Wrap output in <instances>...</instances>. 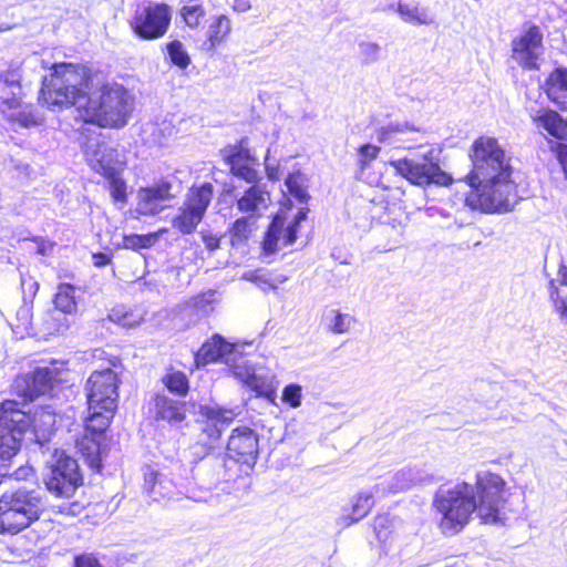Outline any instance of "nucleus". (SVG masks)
Returning a JSON list of instances; mask_svg holds the SVG:
<instances>
[{
    "mask_svg": "<svg viewBox=\"0 0 567 567\" xmlns=\"http://www.w3.org/2000/svg\"><path fill=\"white\" fill-rule=\"evenodd\" d=\"M97 72L85 63H53L43 78L40 97L50 107L75 109L76 121L102 130L124 128L135 99L122 84L96 83Z\"/></svg>",
    "mask_w": 567,
    "mask_h": 567,
    "instance_id": "nucleus-1",
    "label": "nucleus"
},
{
    "mask_svg": "<svg viewBox=\"0 0 567 567\" xmlns=\"http://www.w3.org/2000/svg\"><path fill=\"white\" fill-rule=\"evenodd\" d=\"M508 496L509 487L501 474L480 471L474 484L460 481L445 491L435 492L432 508L440 516L441 532L455 535L465 528L474 513L482 524L498 523Z\"/></svg>",
    "mask_w": 567,
    "mask_h": 567,
    "instance_id": "nucleus-2",
    "label": "nucleus"
},
{
    "mask_svg": "<svg viewBox=\"0 0 567 567\" xmlns=\"http://www.w3.org/2000/svg\"><path fill=\"white\" fill-rule=\"evenodd\" d=\"M467 156L471 168L463 178L470 187L465 204L483 213L506 210L511 206L509 195L514 188L513 169L498 140L489 135L477 136Z\"/></svg>",
    "mask_w": 567,
    "mask_h": 567,
    "instance_id": "nucleus-3",
    "label": "nucleus"
},
{
    "mask_svg": "<svg viewBox=\"0 0 567 567\" xmlns=\"http://www.w3.org/2000/svg\"><path fill=\"white\" fill-rule=\"evenodd\" d=\"M47 509L45 496L19 487L0 495V535L14 536L37 523Z\"/></svg>",
    "mask_w": 567,
    "mask_h": 567,
    "instance_id": "nucleus-4",
    "label": "nucleus"
},
{
    "mask_svg": "<svg viewBox=\"0 0 567 567\" xmlns=\"http://www.w3.org/2000/svg\"><path fill=\"white\" fill-rule=\"evenodd\" d=\"M86 412L82 421L83 431L75 439V449L89 467L100 472L106 452L107 431L117 409L86 404Z\"/></svg>",
    "mask_w": 567,
    "mask_h": 567,
    "instance_id": "nucleus-5",
    "label": "nucleus"
},
{
    "mask_svg": "<svg viewBox=\"0 0 567 567\" xmlns=\"http://www.w3.org/2000/svg\"><path fill=\"white\" fill-rule=\"evenodd\" d=\"M259 455V436L248 425L231 430L226 444L223 478L226 483L246 480L252 473Z\"/></svg>",
    "mask_w": 567,
    "mask_h": 567,
    "instance_id": "nucleus-6",
    "label": "nucleus"
},
{
    "mask_svg": "<svg viewBox=\"0 0 567 567\" xmlns=\"http://www.w3.org/2000/svg\"><path fill=\"white\" fill-rule=\"evenodd\" d=\"M172 18V8L168 3L147 0L135 6L127 24L135 38L151 42L167 34Z\"/></svg>",
    "mask_w": 567,
    "mask_h": 567,
    "instance_id": "nucleus-7",
    "label": "nucleus"
},
{
    "mask_svg": "<svg viewBox=\"0 0 567 567\" xmlns=\"http://www.w3.org/2000/svg\"><path fill=\"white\" fill-rule=\"evenodd\" d=\"M29 429L28 413L19 408V401L0 402V461H11L21 450Z\"/></svg>",
    "mask_w": 567,
    "mask_h": 567,
    "instance_id": "nucleus-8",
    "label": "nucleus"
},
{
    "mask_svg": "<svg viewBox=\"0 0 567 567\" xmlns=\"http://www.w3.org/2000/svg\"><path fill=\"white\" fill-rule=\"evenodd\" d=\"M62 383V371L54 364L37 367L14 378L12 394L20 400L19 404H30L41 396L51 394Z\"/></svg>",
    "mask_w": 567,
    "mask_h": 567,
    "instance_id": "nucleus-9",
    "label": "nucleus"
},
{
    "mask_svg": "<svg viewBox=\"0 0 567 567\" xmlns=\"http://www.w3.org/2000/svg\"><path fill=\"white\" fill-rule=\"evenodd\" d=\"M214 193V186L209 182L192 185L178 213L172 219L173 228L182 235L193 234L203 221Z\"/></svg>",
    "mask_w": 567,
    "mask_h": 567,
    "instance_id": "nucleus-10",
    "label": "nucleus"
},
{
    "mask_svg": "<svg viewBox=\"0 0 567 567\" xmlns=\"http://www.w3.org/2000/svg\"><path fill=\"white\" fill-rule=\"evenodd\" d=\"M390 165L400 176L416 186L431 184L450 186L453 183L452 176L444 172L439 162L431 156H424L421 162L399 158L391 161Z\"/></svg>",
    "mask_w": 567,
    "mask_h": 567,
    "instance_id": "nucleus-11",
    "label": "nucleus"
},
{
    "mask_svg": "<svg viewBox=\"0 0 567 567\" xmlns=\"http://www.w3.org/2000/svg\"><path fill=\"white\" fill-rule=\"evenodd\" d=\"M223 162L229 167V173L246 183L259 182L258 158L249 147L248 137H241L220 150Z\"/></svg>",
    "mask_w": 567,
    "mask_h": 567,
    "instance_id": "nucleus-12",
    "label": "nucleus"
},
{
    "mask_svg": "<svg viewBox=\"0 0 567 567\" xmlns=\"http://www.w3.org/2000/svg\"><path fill=\"white\" fill-rule=\"evenodd\" d=\"M120 384L118 373L110 368L92 371L84 385L86 404L117 409Z\"/></svg>",
    "mask_w": 567,
    "mask_h": 567,
    "instance_id": "nucleus-13",
    "label": "nucleus"
},
{
    "mask_svg": "<svg viewBox=\"0 0 567 567\" xmlns=\"http://www.w3.org/2000/svg\"><path fill=\"white\" fill-rule=\"evenodd\" d=\"M44 484L47 489L55 496L69 497L83 484L76 460L69 455L59 456Z\"/></svg>",
    "mask_w": 567,
    "mask_h": 567,
    "instance_id": "nucleus-14",
    "label": "nucleus"
},
{
    "mask_svg": "<svg viewBox=\"0 0 567 567\" xmlns=\"http://www.w3.org/2000/svg\"><path fill=\"white\" fill-rule=\"evenodd\" d=\"M0 118L29 128L41 123L33 105H24L22 92L0 85Z\"/></svg>",
    "mask_w": 567,
    "mask_h": 567,
    "instance_id": "nucleus-15",
    "label": "nucleus"
},
{
    "mask_svg": "<svg viewBox=\"0 0 567 567\" xmlns=\"http://www.w3.org/2000/svg\"><path fill=\"white\" fill-rule=\"evenodd\" d=\"M176 197L173 184L167 179H159L152 185L140 187L137 192V213L140 215H156L162 212L166 202Z\"/></svg>",
    "mask_w": 567,
    "mask_h": 567,
    "instance_id": "nucleus-16",
    "label": "nucleus"
},
{
    "mask_svg": "<svg viewBox=\"0 0 567 567\" xmlns=\"http://www.w3.org/2000/svg\"><path fill=\"white\" fill-rule=\"evenodd\" d=\"M199 413L198 423L202 434L207 439V444L217 443L221 439L225 427L235 419L233 410L220 406H202Z\"/></svg>",
    "mask_w": 567,
    "mask_h": 567,
    "instance_id": "nucleus-17",
    "label": "nucleus"
},
{
    "mask_svg": "<svg viewBox=\"0 0 567 567\" xmlns=\"http://www.w3.org/2000/svg\"><path fill=\"white\" fill-rule=\"evenodd\" d=\"M148 413L157 422L181 424L187 417V403L163 393H155L148 401Z\"/></svg>",
    "mask_w": 567,
    "mask_h": 567,
    "instance_id": "nucleus-18",
    "label": "nucleus"
},
{
    "mask_svg": "<svg viewBox=\"0 0 567 567\" xmlns=\"http://www.w3.org/2000/svg\"><path fill=\"white\" fill-rule=\"evenodd\" d=\"M234 349L235 346L228 342L221 334L214 333L194 352L192 371L219 362L225 355L231 353Z\"/></svg>",
    "mask_w": 567,
    "mask_h": 567,
    "instance_id": "nucleus-19",
    "label": "nucleus"
},
{
    "mask_svg": "<svg viewBox=\"0 0 567 567\" xmlns=\"http://www.w3.org/2000/svg\"><path fill=\"white\" fill-rule=\"evenodd\" d=\"M243 194L236 199V207L239 213L259 218L262 210L268 208L270 202V194L265 186L259 185L258 182L249 183Z\"/></svg>",
    "mask_w": 567,
    "mask_h": 567,
    "instance_id": "nucleus-20",
    "label": "nucleus"
},
{
    "mask_svg": "<svg viewBox=\"0 0 567 567\" xmlns=\"http://www.w3.org/2000/svg\"><path fill=\"white\" fill-rule=\"evenodd\" d=\"M28 417L35 443L41 446L49 443L56 432V413L48 405H40Z\"/></svg>",
    "mask_w": 567,
    "mask_h": 567,
    "instance_id": "nucleus-21",
    "label": "nucleus"
},
{
    "mask_svg": "<svg viewBox=\"0 0 567 567\" xmlns=\"http://www.w3.org/2000/svg\"><path fill=\"white\" fill-rule=\"evenodd\" d=\"M229 371L244 386L252 391L257 398H264L270 402L275 401L276 388L267 378L256 374L251 367L233 364Z\"/></svg>",
    "mask_w": 567,
    "mask_h": 567,
    "instance_id": "nucleus-22",
    "label": "nucleus"
},
{
    "mask_svg": "<svg viewBox=\"0 0 567 567\" xmlns=\"http://www.w3.org/2000/svg\"><path fill=\"white\" fill-rule=\"evenodd\" d=\"M540 90L560 111H567V68H555L540 85Z\"/></svg>",
    "mask_w": 567,
    "mask_h": 567,
    "instance_id": "nucleus-23",
    "label": "nucleus"
},
{
    "mask_svg": "<svg viewBox=\"0 0 567 567\" xmlns=\"http://www.w3.org/2000/svg\"><path fill=\"white\" fill-rule=\"evenodd\" d=\"M231 31L233 22L227 14L213 16L205 33V49L215 52L227 42Z\"/></svg>",
    "mask_w": 567,
    "mask_h": 567,
    "instance_id": "nucleus-24",
    "label": "nucleus"
},
{
    "mask_svg": "<svg viewBox=\"0 0 567 567\" xmlns=\"http://www.w3.org/2000/svg\"><path fill=\"white\" fill-rule=\"evenodd\" d=\"M534 121L550 136L567 141V117L564 118L557 111L549 107L542 109Z\"/></svg>",
    "mask_w": 567,
    "mask_h": 567,
    "instance_id": "nucleus-25",
    "label": "nucleus"
},
{
    "mask_svg": "<svg viewBox=\"0 0 567 567\" xmlns=\"http://www.w3.org/2000/svg\"><path fill=\"white\" fill-rule=\"evenodd\" d=\"M117 156V151L112 147H96L87 156L86 162L91 169L103 177L110 175V172L113 174L121 169L117 167V161L115 157Z\"/></svg>",
    "mask_w": 567,
    "mask_h": 567,
    "instance_id": "nucleus-26",
    "label": "nucleus"
},
{
    "mask_svg": "<svg viewBox=\"0 0 567 567\" xmlns=\"http://www.w3.org/2000/svg\"><path fill=\"white\" fill-rule=\"evenodd\" d=\"M373 507V498L370 493H358L351 501L350 507L344 509L341 524L347 527L364 518Z\"/></svg>",
    "mask_w": 567,
    "mask_h": 567,
    "instance_id": "nucleus-27",
    "label": "nucleus"
},
{
    "mask_svg": "<svg viewBox=\"0 0 567 567\" xmlns=\"http://www.w3.org/2000/svg\"><path fill=\"white\" fill-rule=\"evenodd\" d=\"M182 22L190 30H197L206 19V9L202 0H188L178 10Z\"/></svg>",
    "mask_w": 567,
    "mask_h": 567,
    "instance_id": "nucleus-28",
    "label": "nucleus"
},
{
    "mask_svg": "<svg viewBox=\"0 0 567 567\" xmlns=\"http://www.w3.org/2000/svg\"><path fill=\"white\" fill-rule=\"evenodd\" d=\"M256 219L244 215L235 219L228 228L229 243L231 246L245 244L256 228Z\"/></svg>",
    "mask_w": 567,
    "mask_h": 567,
    "instance_id": "nucleus-29",
    "label": "nucleus"
},
{
    "mask_svg": "<svg viewBox=\"0 0 567 567\" xmlns=\"http://www.w3.org/2000/svg\"><path fill=\"white\" fill-rule=\"evenodd\" d=\"M285 218L280 215L274 216L269 223L262 240L261 249L265 255H272L278 251V243L284 230Z\"/></svg>",
    "mask_w": 567,
    "mask_h": 567,
    "instance_id": "nucleus-30",
    "label": "nucleus"
},
{
    "mask_svg": "<svg viewBox=\"0 0 567 567\" xmlns=\"http://www.w3.org/2000/svg\"><path fill=\"white\" fill-rule=\"evenodd\" d=\"M164 386L173 394L186 396L189 392V380L185 372L168 367L162 378Z\"/></svg>",
    "mask_w": 567,
    "mask_h": 567,
    "instance_id": "nucleus-31",
    "label": "nucleus"
},
{
    "mask_svg": "<svg viewBox=\"0 0 567 567\" xmlns=\"http://www.w3.org/2000/svg\"><path fill=\"white\" fill-rule=\"evenodd\" d=\"M75 287L71 284L62 282L58 285L56 292L53 296L55 309L63 313H73L76 311Z\"/></svg>",
    "mask_w": 567,
    "mask_h": 567,
    "instance_id": "nucleus-32",
    "label": "nucleus"
},
{
    "mask_svg": "<svg viewBox=\"0 0 567 567\" xmlns=\"http://www.w3.org/2000/svg\"><path fill=\"white\" fill-rule=\"evenodd\" d=\"M371 526L378 542L385 544L395 533V517L390 513H379L373 517Z\"/></svg>",
    "mask_w": 567,
    "mask_h": 567,
    "instance_id": "nucleus-33",
    "label": "nucleus"
},
{
    "mask_svg": "<svg viewBox=\"0 0 567 567\" xmlns=\"http://www.w3.org/2000/svg\"><path fill=\"white\" fill-rule=\"evenodd\" d=\"M513 59L522 66L532 68V29L513 40Z\"/></svg>",
    "mask_w": 567,
    "mask_h": 567,
    "instance_id": "nucleus-34",
    "label": "nucleus"
},
{
    "mask_svg": "<svg viewBox=\"0 0 567 567\" xmlns=\"http://www.w3.org/2000/svg\"><path fill=\"white\" fill-rule=\"evenodd\" d=\"M122 168L115 173L104 177L109 181V189L111 198L114 203L126 204L127 203V186L124 178L121 176Z\"/></svg>",
    "mask_w": 567,
    "mask_h": 567,
    "instance_id": "nucleus-35",
    "label": "nucleus"
},
{
    "mask_svg": "<svg viewBox=\"0 0 567 567\" xmlns=\"http://www.w3.org/2000/svg\"><path fill=\"white\" fill-rule=\"evenodd\" d=\"M159 233L128 234L123 236L122 246L125 249L140 250L151 248L158 238Z\"/></svg>",
    "mask_w": 567,
    "mask_h": 567,
    "instance_id": "nucleus-36",
    "label": "nucleus"
},
{
    "mask_svg": "<svg viewBox=\"0 0 567 567\" xmlns=\"http://www.w3.org/2000/svg\"><path fill=\"white\" fill-rule=\"evenodd\" d=\"M166 51L171 63L179 69H186L190 64V58L179 40L167 42Z\"/></svg>",
    "mask_w": 567,
    "mask_h": 567,
    "instance_id": "nucleus-37",
    "label": "nucleus"
},
{
    "mask_svg": "<svg viewBox=\"0 0 567 567\" xmlns=\"http://www.w3.org/2000/svg\"><path fill=\"white\" fill-rule=\"evenodd\" d=\"M398 12L405 21L411 23L427 24L432 21L424 9L410 3L400 2L398 4Z\"/></svg>",
    "mask_w": 567,
    "mask_h": 567,
    "instance_id": "nucleus-38",
    "label": "nucleus"
},
{
    "mask_svg": "<svg viewBox=\"0 0 567 567\" xmlns=\"http://www.w3.org/2000/svg\"><path fill=\"white\" fill-rule=\"evenodd\" d=\"M22 74L20 66L10 64L0 73V85L22 92Z\"/></svg>",
    "mask_w": 567,
    "mask_h": 567,
    "instance_id": "nucleus-39",
    "label": "nucleus"
},
{
    "mask_svg": "<svg viewBox=\"0 0 567 567\" xmlns=\"http://www.w3.org/2000/svg\"><path fill=\"white\" fill-rule=\"evenodd\" d=\"M380 146L372 144H363L358 147V167L360 171L365 169L379 156Z\"/></svg>",
    "mask_w": 567,
    "mask_h": 567,
    "instance_id": "nucleus-40",
    "label": "nucleus"
},
{
    "mask_svg": "<svg viewBox=\"0 0 567 567\" xmlns=\"http://www.w3.org/2000/svg\"><path fill=\"white\" fill-rule=\"evenodd\" d=\"M244 279L256 284L264 290L276 289V282L262 269H255L245 272Z\"/></svg>",
    "mask_w": 567,
    "mask_h": 567,
    "instance_id": "nucleus-41",
    "label": "nucleus"
},
{
    "mask_svg": "<svg viewBox=\"0 0 567 567\" xmlns=\"http://www.w3.org/2000/svg\"><path fill=\"white\" fill-rule=\"evenodd\" d=\"M21 291L23 301L32 303L38 295L40 285L38 280L31 275H23L21 277Z\"/></svg>",
    "mask_w": 567,
    "mask_h": 567,
    "instance_id": "nucleus-42",
    "label": "nucleus"
},
{
    "mask_svg": "<svg viewBox=\"0 0 567 567\" xmlns=\"http://www.w3.org/2000/svg\"><path fill=\"white\" fill-rule=\"evenodd\" d=\"M286 185L288 187L289 193L298 200L306 202L308 199L309 196L307 194V190L300 183L298 174L290 173L286 178Z\"/></svg>",
    "mask_w": 567,
    "mask_h": 567,
    "instance_id": "nucleus-43",
    "label": "nucleus"
},
{
    "mask_svg": "<svg viewBox=\"0 0 567 567\" xmlns=\"http://www.w3.org/2000/svg\"><path fill=\"white\" fill-rule=\"evenodd\" d=\"M549 297L553 301L555 311L561 319L566 320L567 323V300L559 295V290L554 281H550L549 285Z\"/></svg>",
    "mask_w": 567,
    "mask_h": 567,
    "instance_id": "nucleus-44",
    "label": "nucleus"
},
{
    "mask_svg": "<svg viewBox=\"0 0 567 567\" xmlns=\"http://www.w3.org/2000/svg\"><path fill=\"white\" fill-rule=\"evenodd\" d=\"M301 386L296 383H290L284 388L282 401L291 408H298L301 404Z\"/></svg>",
    "mask_w": 567,
    "mask_h": 567,
    "instance_id": "nucleus-45",
    "label": "nucleus"
},
{
    "mask_svg": "<svg viewBox=\"0 0 567 567\" xmlns=\"http://www.w3.org/2000/svg\"><path fill=\"white\" fill-rule=\"evenodd\" d=\"M352 322H354L353 317L341 313L337 310L331 326V331L338 334L347 333L349 332Z\"/></svg>",
    "mask_w": 567,
    "mask_h": 567,
    "instance_id": "nucleus-46",
    "label": "nucleus"
},
{
    "mask_svg": "<svg viewBox=\"0 0 567 567\" xmlns=\"http://www.w3.org/2000/svg\"><path fill=\"white\" fill-rule=\"evenodd\" d=\"M72 567H103L93 553H79L73 556Z\"/></svg>",
    "mask_w": 567,
    "mask_h": 567,
    "instance_id": "nucleus-47",
    "label": "nucleus"
},
{
    "mask_svg": "<svg viewBox=\"0 0 567 567\" xmlns=\"http://www.w3.org/2000/svg\"><path fill=\"white\" fill-rule=\"evenodd\" d=\"M94 359L105 363L110 369L120 368L122 365V360L118 355L107 354L104 350L97 349L94 352Z\"/></svg>",
    "mask_w": 567,
    "mask_h": 567,
    "instance_id": "nucleus-48",
    "label": "nucleus"
},
{
    "mask_svg": "<svg viewBox=\"0 0 567 567\" xmlns=\"http://www.w3.org/2000/svg\"><path fill=\"white\" fill-rule=\"evenodd\" d=\"M558 163L560 164L565 178H567V144L563 142H556L551 147Z\"/></svg>",
    "mask_w": 567,
    "mask_h": 567,
    "instance_id": "nucleus-49",
    "label": "nucleus"
},
{
    "mask_svg": "<svg viewBox=\"0 0 567 567\" xmlns=\"http://www.w3.org/2000/svg\"><path fill=\"white\" fill-rule=\"evenodd\" d=\"M93 266L96 268H103L109 266L113 261V251L106 248L105 251H96L92 254Z\"/></svg>",
    "mask_w": 567,
    "mask_h": 567,
    "instance_id": "nucleus-50",
    "label": "nucleus"
},
{
    "mask_svg": "<svg viewBox=\"0 0 567 567\" xmlns=\"http://www.w3.org/2000/svg\"><path fill=\"white\" fill-rule=\"evenodd\" d=\"M213 296H214L213 291L199 292L190 298V305L195 309H205L208 305L212 303Z\"/></svg>",
    "mask_w": 567,
    "mask_h": 567,
    "instance_id": "nucleus-51",
    "label": "nucleus"
},
{
    "mask_svg": "<svg viewBox=\"0 0 567 567\" xmlns=\"http://www.w3.org/2000/svg\"><path fill=\"white\" fill-rule=\"evenodd\" d=\"M200 238L209 251H214L220 247L221 236L219 235L210 231H202Z\"/></svg>",
    "mask_w": 567,
    "mask_h": 567,
    "instance_id": "nucleus-52",
    "label": "nucleus"
},
{
    "mask_svg": "<svg viewBox=\"0 0 567 567\" xmlns=\"http://www.w3.org/2000/svg\"><path fill=\"white\" fill-rule=\"evenodd\" d=\"M159 478L161 474L157 470L147 467L144 473V485L146 486L147 491L152 492L156 484L159 482Z\"/></svg>",
    "mask_w": 567,
    "mask_h": 567,
    "instance_id": "nucleus-53",
    "label": "nucleus"
},
{
    "mask_svg": "<svg viewBox=\"0 0 567 567\" xmlns=\"http://www.w3.org/2000/svg\"><path fill=\"white\" fill-rule=\"evenodd\" d=\"M298 228L297 224L291 223L286 228L284 227L282 244L285 246L292 245L297 240Z\"/></svg>",
    "mask_w": 567,
    "mask_h": 567,
    "instance_id": "nucleus-54",
    "label": "nucleus"
},
{
    "mask_svg": "<svg viewBox=\"0 0 567 567\" xmlns=\"http://www.w3.org/2000/svg\"><path fill=\"white\" fill-rule=\"evenodd\" d=\"M371 204L382 206L385 210L390 209V200L384 192L375 194L371 199Z\"/></svg>",
    "mask_w": 567,
    "mask_h": 567,
    "instance_id": "nucleus-55",
    "label": "nucleus"
},
{
    "mask_svg": "<svg viewBox=\"0 0 567 567\" xmlns=\"http://www.w3.org/2000/svg\"><path fill=\"white\" fill-rule=\"evenodd\" d=\"M250 8H251V4H250L249 0H234V2L231 4V9L235 12H240V13L248 11Z\"/></svg>",
    "mask_w": 567,
    "mask_h": 567,
    "instance_id": "nucleus-56",
    "label": "nucleus"
},
{
    "mask_svg": "<svg viewBox=\"0 0 567 567\" xmlns=\"http://www.w3.org/2000/svg\"><path fill=\"white\" fill-rule=\"evenodd\" d=\"M266 174H267L268 179H270L272 182L279 181L280 176H281L280 169H279L278 166L267 165L266 166Z\"/></svg>",
    "mask_w": 567,
    "mask_h": 567,
    "instance_id": "nucleus-57",
    "label": "nucleus"
},
{
    "mask_svg": "<svg viewBox=\"0 0 567 567\" xmlns=\"http://www.w3.org/2000/svg\"><path fill=\"white\" fill-rule=\"evenodd\" d=\"M29 474H33V470L30 466H21L14 472L18 480L25 478Z\"/></svg>",
    "mask_w": 567,
    "mask_h": 567,
    "instance_id": "nucleus-58",
    "label": "nucleus"
},
{
    "mask_svg": "<svg viewBox=\"0 0 567 567\" xmlns=\"http://www.w3.org/2000/svg\"><path fill=\"white\" fill-rule=\"evenodd\" d=\"M560 284L567 286V266L561 265L558 269Z\"/></svg>",
    "mask_w": 567,
    "mask_h": 567,
    "instance_id": "nucleus-59",
    "label": "nucleus"
},
{
    "mask_svg": "<svg viewBox=\"0 0 567 567\" xmlns=\"http://www.w3.org/2000/svg\"><path fill=\"white\" fill-rule=\"evenodd\" d=\"M84 506L81 505L80 503L78 502H74V503H71L69 505V511L72 513V514H80L82 511H83Z\"/></svg>",
    "mask_w": 567,
    "mask_h": 567,
    "instance_id": "nucleus-60",
    "label": "nucleus"
},
{
    "mask_svg": "<svg viewBox=\"0 0 567 567\" xmlns=\"http://www.w3.org/2000/svg\"><path fill=\"white\" fill-rule=\"evenodd\" d=\"M306 217V213L302 210H299L298 214L295 217V220L291 224H297L299 227L300 221Z\"/></svg>",
    "mask_w": 567,
    "mask_h": 567,
    "instance_id": "nucleus-61",
    "label": "nucleus"
},
{
    "mask_svg": "<svg viewBox=\"0 0 567 567\" xmlns=\"http://www.w3.org/2000/svg\"><path fill=\"white\" fill-rule=\"evenodd\" d=\"M535 29H536V28L534 27V30H535ZM536 38H537V34H536V32L534 31V40H533L534 47H536V45H537V43H538V42H540V40H542V37H540V35L538 37V39H536Z\"/></svg>",
    "mask_w": 567,
    "mask_h": 567,
    "instance_id": "nucleus-62",
    "label": "nucleus"
}]
</instances>
